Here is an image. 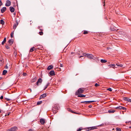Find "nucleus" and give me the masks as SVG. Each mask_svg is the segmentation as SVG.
<instances>
[{"mask_svg": "<svg viewBox=\"0 0 131 131\" xmlns=\"http://www.w3.org/2000/svg\"><path fill=\"white\" fill-rule=\"evenodd\" d=\"M3 60H0V66L3 64Z\"/></svg>", "mask_w": 131, "mask_h": 131, "instance_id": "2f4dec72", "label": "nucleus"}, {"mask_svg": "<svg viewBox=\"0 0 131 131\" xmlns=\"http://www.w3.org/2000/svg\"><path fill=\"white\" fill-rule=\"evenodd\" d=\"M40 30L41 31H42L43 30V29H40Z\"/></svg>", "mask_w": 131, "mask_h": 131, "instance_id": "603ef678", "label": "nucleus"}, {"mask_svg": "<svg viewBox=\"0 0 131 131\" xmlns=\"http://www.w3.org/2000/svg\"><path fill=\"white\" fill-rule=\"evenodd\" d=\"M101 62L102 63H105L107 62V60H105L101 59Z\"/></svg>", "mask_w": 131, "mask_h": 131, "instance_id": "b1692460", "label": "nucleus"}, {"mask_svg": "<svg viewBox=\"0 0 131 131\" xmlns=\"http://www.w3.org/2000/svg\"><path fill=\"white\" fill-rule=\"evenodd\" d=\"M59 63L60 64V66L61 67H62L63 66V64H61L60 63V62H59Z\"/></svg>", "mask_w": 131, "mask_h": 131, "instance_id": "a19ab883", "label": "nucleus"}, {"mask_svg": "<svg viewBox=\"0 0 131 131\" xmlns=\"http://www.w3.org/2000/svg\"><path fill=\"white\" fill-rule=\"evenodd\" d=\"M102 126V125H101H101H99L97 126V127H99V126Z\"/></svg>", "mask_w": 131, "mask_h": 131, "instance_id": "864d4df0", "label": "nucleus"}, {"mask_svg": "<svg viewBox=\"0 0 131 131\" xmlns=\"http://www.w3.org/2000/svg\"><path fill=\"white\" fill-rule=\"evenodd\" d=\"M101 125H102H102H104V123H103V124H101Z\"/></svg>", "mask_w": 131, "mask_h": 131, "instance_id": "4d7b16f0", "label": "nucleus"}, {"mask_svg": "<svg viewBox=\"0 0 131 131\" xmlns=\"http://www.w3.org/2000/svg\"><path fill=\"white\" fill-rule=\"evenodd\" d=\"M16 23L15 24H16V25H17V26L18 25V21L17 20H16Z\"/></svg>", "mask_w": 131, "mask_h": 131, "instance_id": "37998d69", "label": "nucleus"}, {"mask_svg": "<svg viewBox=\"0 0 131 131\" xmlns=\"http://www.w3.org/2000/svg\"><path fill=\"white\" fill-rule=\"evenodd\" d=\"M23 75L24 76H26L27 74L26 73H23Z\"/></svg>", "mask_w": 131, "mask_h": 131, "instance_id": "c03bdc74", "label": "nucleus"}, {"mask_svg": "<svg viewBox=\"0 0 131 131\" xmlns=\"http://www.w3.org/2000/svg\"><path fill=\"white\" fill-rule=\"evenodd\" d=\"M97 126H94L92 127H89L88 128V130H91L95 129H97Z\"/></svg>", "mask_w": 131, "mask_h": 131, "instance_id": "0eeeda50", "label": "nucleus"}, {"mask_svg": "<svg viewBox=\"0 0 131 131\" xmlns=\"http://www.w3.org/2000/svg\"><path fill=\"white\" fill-rule=\"evenodd\" d=\"M10 113L9 112V114H8L9 115Z\"/></svg>", "mask_w": 131, "mask_h": 131, "instance_id": "774afa93", "label": "nucleus"}, {"mask_svg": "<svg viewBox=\"0 0 131 131\" xmlns=\"http://www.w3.org/2000/svg\"><path fill=\"white\" fill-rule=\"evenodd\" d=\"M130 122V121L126 122V123L127 124V123H128L129 122Z\"/></svg>", "mask_w": 131, "mask_h": 131, "instance_id": "6e6d98bb", "label": "nucleus"}, {"mask_svg": "<svg viewBox=\"0 0 131 131\" xmlns=\"http://www.w3.org/2000/svg\"><path fill=\"white\" fill-rule=\"evenodd\" d=\"M17 26L16 25V24H14L13 26V28L14 29H15L16 28Z\"/></svg>", "mask_w": 131, "mask_h": 131, "instance_id": "c9c22d12", "label": "nucleus"}, {"mask_svg": "<svg viewBox=\"0 0 131 131\" xmlns=\"http://www.w3.org/2000/svg\"><path fill=\"white\" fill-rule=\"evenodd\" d=\"M5 5L7 6H8V0L6 1V3L5 4Z\"/></svg>", "mask_w": 131, "mask_h": 131, "instance_id": "4c0bfd02", "label": "nucleus"}, {"mask_svg": "<svg viewBox=\"0 0 131 131\" xmlns=\"http://www.w3.org/2000/svg\"><path fill=\"white\" fill-rule=\"evenodd\" d=\"M35 49V47H33L30 48L29 51L32 52Z\"/></svg>", "mask_w": 131, "mask_h": 131, "instance_id": "5701e85b", "label": "nucleus"}, {"mask_svg": "<svg viewBox=\"0 0 131 131\" xmlns=\"http://www.w3.org/2000/svg\"><path fill=\"white\" fill-rule=\"evenodd\" d=\"M116 65L118 67H122L123 66V65L122 64L118 63V64H116Z\"/></svg>", "mask_w": 131, "mask_h": 131, "instance_id": "bb28decb", "label": "nucleus"}, {"mask_svg": "<svg viewBox=\"0 0 131 131\" xmlns=\"http://www.w3.org/2000/svg\"><path fill=\"white\" fill-rule=\"evenodd\" d=\"M129 128H131V126L129 127Z\"/></svg>", "mask_w": 131, "mask_h": 131, "instance_id": "bf43d9fd", "label": "nucleus"}, {"mask_svg": "<svg viewBox=\"0 0 131 131\" xmlns=\"http://www.w3.org/2000/svg\"><path fill=\"white\" fill-rule=\"evenodd\" d=\"M67 110H68V111H70V112H72V113H76V114H77V113H75V112H74L73 111H72L70 108H67Z\"/></svg>", "mask_w": 131, "mask_h": 131, "instance_id": "393cba45", "label": "nucleus"}, {"mask_svg": "<svg viewBox=\"0 0 131 131\" xmlns=\"http://www.w3.org/2000/svg\"><path fill=\"white\" fill-rule=\"evenodd\" d=\"M6 99L7 100V101H8V98H6Z\"/></svg>", "mask_w": 131, "mask_h": 131, "instance_id": "13d9d810", "label": "nucleus"}, {"mask_svg": "<svg viewBox=\"0 0 131 131\" xmlns=\"http://www.w3.org/2000/svg\"><path fill=\"white\" fill-rule=\"evenodd\" d=\"M42 80L41 78H39L38 81L37 82L36 85L37 86H38L39 84H40L41 83Z\"/></svg>", "mask_w": 131, "mask_h": 131, "instance_id": "20e7f679", "label": "nucleus"}, {"mask_svg": "<svg viewBox=\"0 0 131 131\" xmlns=\"http://www.w3.org/2000/svg\"><path fill=\"white\" fill-rule=\"evenodd\" d=\"M84 91L83 88H80L75 93V94L76 95H78V94L80 93H82Z\"/></svg>", "mask_w": 131, "mask_h": 131, "instance_id": "7ed1b4c3", "label": "nucleus"}, {"mask_svg": "<svg viewBox=\"0 0 131 131\" xmlns=\"http://www.w3.org/2000/svg\"><path fill=\"white\" fill-rule=\"evenodd\" d=\"M2 79V77H0V80L1 79Z\"/></svg>", "mask_w": 131, "mask_h": 131, "instance_id": "052dcab7", "label": "nucleus"}, {"mask_svg": "<svg viewBox=\"0 0 131 131\" xmlns=\"http://www.w3.org/2000/svg\"><path fill=\"white\" fill-rule=\"evenodd\" d=\"M78 54L79 55H80V53H78Z\"/></svg>", "mask_w": 131, "mask_h": 131, "instance_id": "680f3d73", "label": "nucleus"}, {"mask_svg": "<svg viewBox=\"0 0 131 131\" xmlns=\"http://www.w3.org/2000/svg\"><path fill=\"white\" fill-rule=\"evenodd\" d=\"M108 66L109 67V68L112 67L114 68L115 67V65L114 64H110L108 65Z\"/></svg>", "mask_w": 131, "mask_h": 131, "instance_id": "6ab92c4d", "label": "nucleus"}, {"mask_svg": "<svg viewBox=\"0 0 131 131\" xmlns=\"http://www.w3.org/2000/svg\"><path fill=\"white\" fill-rule=\"evenodd\" d=\"M11 5V2L10 1H9V6H10Z\"/></svg>", "mask_w": 131, "mask_h": 131, "instance_id": "49530a36", "label": "nucleus"}, {"mask_svg": "<svg viewBox=\"0 0 131 131\" xmlns=\"http://www.w3.org/2000/svg\"><path fill=\"white\" fill-rule=\"evenodd\" d=\"M107 90H108L110 91H112V89L111 88H109L107 89Z\"/></svg>", "mask_w": 131, "mask_h": 131, "instance_id": "e433bc0d", "label": "nucleus"}, {"mask_svg": "<svg viewBox=\"0 0 131 131\" xmlns=\"http://www.w3.org/2000/svg\"><path fill=\"white\" fill-rule=\"evenodd\" d=\"M14 34V32H12L10 34V37L12 38L13 37V35Z\"/></svg>", "mask_w": 131, "mask_h": 131, "instance_id": "473e14b6", "label": "nucleus"}, {"mask_svg": "<svg viewBox=\"0 0 131 131\" xmlns=\"http://www.w3.org/2000/svg\"><path fill=\"white\" fill-rule=\"evenodd\" d=\"M13 39H10L9 40V43L10 44V45H11L13 43Z\"/></svg>", "mask_w": 131, "mask_h": 131, "instance_id": "dca6fc26", "label": "nucleus"}, {"mask_svg": "<svg viewBox=\"0 0 131 131\" xmlns=\"http://www.w3.org/2000/svg\"><path fill=\"white\" fill-rule=\"evenodd\" d=\"M3 5V3L0 0V6H1Z\"/></svg>", "mask_w": 131, "mask_h": 131, "instance_id": "79ce46f5", "label": "nucleus"}, {"mask_svg": "<svg viewBox=\"0 0 131 131\" xmlns=\"http://www.w3.org/2000/svg\"><path fill=\"white\" fill-rule=\"evenodd\" d=\"M49 74L51 76H53L55 75L54 71L53 70H51L49 72Z\"/></svg>", "mask_w": 131, "mask_h": 131, "instance_id": "ddd939ff", "label": "nucleus"}, {"mask_svg": "<svg viewBox=\"0 0 131 131\" xmlns=\"http://www.w3.org/2000/svg\"><path fill=\"white\" fill-rule=\"evenodd\" d=\"M82 129V128H80L79 129L77 130V131H81Z\"/></svg>", "mask_w": 131, "mask_h": 131, "instance_id": "a18cd8bd", "label": "nucleus"}, {"mask_svg": "<svg viewBox=\"0 0 131 131\" xmlns=\"http://www.w3.org/2000/svg\"><path fill=\"white\" fill-rule=\"evenodd\" d=\"M6 105L7 106H8V104H6Z\"/></svg>", "mask_w": 131, "mask_h": 131, "instance_id": "0e129e2a", "label": "nucleus"}, {"mask_svg": "<svg viewBox=\"0 0 131 131\" xmlns=\"http://www.w3.org/2000/svg\"><path fill=\"white\" fill-rule=\"evenodd\" d=\"M6 38L5 37L4 38L3 41L2 42V44L3 45H4L5 42L6 41Z\"/></svg>", "mask_w": 131, "mask_h": 131, "instance_id": "4be33fe9", "label": "nucleus"}, {"mask_svg": "<svg viewBox=\"0 0 131 131\" xmlns=\"http://www.w3.org/2000/svg\"><path fill=\"white\" fill-rule=\"evenodd\" d=\"M99 85H100L97 83H95V86L96 87L98 86H99Z\"/></svg>", "mask_w": 131, "mask_h": 131, "instance_id": "58836bf2", "label": "nucleus"}, {"mask_svg": "<svg viewBox=\"0 0 131 131\" xmlns=\"http://www.w3.org/2000/svg\"><path fill=\"white\" fill-rule=\"evenodd\" d=\"M9 10L11 13H13L15 11V8L13 7L10 6L9 7Z\"/></svg>", "mask_w": 131, "mask_h": 131, "instance_id": "f8f14e48", "label": "nucleus"}, {"mask_svg": "<svg viewBox=\"0 0 131 131\" xmlns=\"http://www.w3.org/2000/svg\"><path fill=\"white\" fill-rule=\"evenodd\" d=\"M6 114L7 115H8V113H7Z\"/></svg>", "mask_w": 131, "mask_h": 131, "instance_id": "338daca9", "label": "nucleus"}, {"mask_svg": "<svg viewBox=\"0 0 131 131\" xmlns=\"http://www.w3.org/2000/svg\"><path fill=\"white\" fill-rule=\"evenodd\" d=\"M3 96H1L0 97V99L1 100L3 99Z\"/></svg>", "mask_w": 131, "mask_h": 131, "instance_id": "de8ad7c7", "label": "nucleus"}, {"mask_svg": "<svg viewBox=\"0 0 131 131\" xmlns=\"http://www.w3.org/2000/svg\"><path fill=\"white\" fill-rule=\"evenodd\" d=\"M59 105L57 104H55L54 105L53 108L52 110L54 114H56L57 112V110H59Z\"/></svg>", "mask_w": 131, "mask_h": 131, "instance_id": "f03ea898", "label": "nucleus"}, {"mask_svg": "<svg viewBox=\"0 0 131 131\" xmlns=\"http://www.w3.org/2000/svg\"><path fill=\"white\" fill-rule=\"evenodd\" d=\"M39 27H38V29H39Z\"/></svg>", "mask_w": 131, "mask_h": 131, "instance_id": "69168bd1", "label": "nucleus"}, {"mask_svg": "<svg viewBox=\"0 0 131 131\" xmlns=\"http://www.w3.org/2000/svg\"><path fill=\"white\" fill-rule=\"evenodd\" d=\"M83 31V34H86L88 33V31H87L84 30Z\"/></svg>", "mask_w": 131, "mask_h": 131, "instance_id": "c756f323", "label": "nucleus"}, {"mask_svg": "<svg viewBox=\"0 0 131 131\" xmlns=\"http://www.w3.org/2000/svg\"><path fill=\"white\" fill-rule=\"evenodd\" d=\"M92 107V106L91 105H90L89 106V107L90 108H91Z\"/></svg>", "mask_w": 131, "mask_h": 131, "instance_id": "8fccbe9b", "label": "nucleus"}, {"mask_svg": "<svg viewBox=\"0 0 131 131\" xmlns=\"http://www.w3.org/2000/svg\"><path fill=\"white\" fill-rule=\"evenodd\" d=\"M53 68V66L52 65H51L48 66L47 69L48 70H50Z\"/></svg>", "mask_w": 131, "mask_h": 131, "instance_id": "2eb2a0df", "label": "nucleus"}, {"mask_svg": "<svg viewBox=\"0 0 131 131\" xmlns=\"http://www.w3.org/2000/svg\"><path fill=\"white\" fill-rule=\"evenodd\" d=\"M5 68L6 69H7V68H8L7 66V65H6V67H5Z\"/></svg>", "mask_w": 131, "mask_h": 131, "instance_id": "5fc2aeb1", "label": "nucleus"}, {"mask_svg": "<svg viewBox=\"0 0 131 131\" xmlns=\"http://www.w3.org/2000/svg\"><path fill=\"white\" fill-rule=\"evenodd\" d=\"M116 108V109H123L124 110H125L126 109V108L124 107H123L122 106H119L118 107H117Z\"/></svg>", "mask_w": 131, "mask_h": 131, "instance_id": "1a4fd4ad", "label": "nucleus"}, {"mask_svg": "<svg viewBox=\"0 0 131 131\" xmlns=\"http://www.w3.org/2000/svg\"><path fill=\"white\" fill-rule=\"evenodd\" d=\"M6 10V8L3 7L1 9V12L2 13H3Z\"/></svg>", "mask_w": 131, "mask_h": 131, "instance_id": "4468645a", "label": "nucleus"}, {"mask_svg": "<svg viewBox=\"0 0 131 131\" xmlns=\"http://www.w3.org/2000/svg\"><path fill=\"white\" fill-rule=\"evenodd\" d=\"M114 110H110L108 111V112L109 113H113L115 112Z\"/></svg>", "mask_w": 131, "mask_h": 131, "instance_id": "412c9836", "label": "nucleus"}, {"mask_svg": "<svg viewBox=\"0 0 131 131\" xmlns=\"http://www.w3.org/2000/svg\"><path fill=\"white\" fill-rule=\"evenodd\" d=\"M17 128L16 126L13 127L9 129V131H17Z\"/></svg>", "mask_w": 131, "mask_h": 131, "instance_id": "423d86ee", "label": "nucleus"}, {"mask_svg": "<svg viewBox=\"0 0 131 131\" xmlns=\"http://www.w3.org/2000/svg\"><path fill=\"white\" fill-rule=\"evenodd\" d=\"M71 54L72 55V56H74L75 55V53L74 52H71Z\"/></svg>", "mask_w": 131, "mask_h": 131, "instance_id": "ea45409f", "label": "nucleus"}, {"mask_svg": "<svg viewBox=\"0 0 131 131\" xmlns=\"http://www.w3.org/2000/svg\"><path fill=\"white\" fill-rule=\"evenodd\" d=\"M28 131H33V130L31 129H29Z\"/></svg>", "mask_w": 131, "mask_h": 131, "instance_id": "3c124183", "label": "nucleus"}, {"mask_svg": "<svg viewBox=\"0 0 131 131\" xmlns=\"http://www.w3.org/2000/svg\"><path fill=\"white\" fill-rule=\"evenodd\" d=\"M84 56H86L88 58L90 59H93L94 57L92 54H86L85 53H83V55L79 56V58H81L82 57H83Z\"/></svg>", "mask_w": 131, "mask_h": 131, "instance_id": "f257e3e1", "label": "nucleus"}, {"mask_svg": "<svg viewBox=\"0 0 131 131\" xmlns=\"http://www.w3.org/2000/svg\"><path fill=\"white\" fill-rule=\"evenodd\" d=\"M1 112V110L0 109V113Z\"/></svg>", "mask_w": 131, "mask_h": 131, "instance_id": "e2e57ef3", "label": "nucleus"}, {"mask_svg": "<svg viewBox=\"0 0 131 131\" xmlns=\"http://www.w3.org/2000/svg\"><path fill=\"white\" fill-rule=\"evenodd\" d=\"M124 100L126 101L131 102V99L126 97H124Z\"/></svg>", "mask_w": 131, "mask_h": 131, "instance_id": "9b49d317", "label": "nucleus"}, {"mask_svg": "<svg viewBox=\"0 0 131 131\" xmlns=\"http://www.w3.org/2000/svg\"><path fill=\"white\" fill-rule=\"evenodd\" d=\"M37 80V78L35 77L33 79L31 80V82H35Z\"/></svg>", "mask_w": 131, "mask_h": 131, "instance_id": "aec40b11", "label": "nucleus"}, {"mask_svg": "<svg viewBox=\"0 0 131 131\" xmlns=\"http://www.w3.org/2000/svg\"><path fill=\"white\" fill-rule=\"evenodd\" d=\"M116 131H121V129L120 128H116Z\"/></svg>", "mask_w": 131, "mask_h": 131, "instance_id": "72a5a7b5", "label": "nucleus"}, {"mask_svg": "<svg viewBox=\"0 0 131 131\" xmlns=\"http://www.w3.org/2000/svg\"><path fill=\"white\" fill-rule=\"evenodd\" d=\"M39 33L40 35H42L43 34V33L42 31H40L39 32Z\"/></svg>", "mask_w": 131, "mask_h": 131, "instance_id": "f704fd0d", "label": "nucleus"}, {"mask_svg": "<svg viewBox=\"0 0 131 131\" xmlns=\"http://www.w3.org/2000/svg\"><path fill=\"white\" fill-rule=\"evenodd\" d=\"M7 70H4L3 71L2 74L4 75H5L7 73Z\"/></svg>", "mask_w": 131, "mask_h": 131, "instance_id": "a878e982", "label": "nucleus"}, {"mask_svg": "<svg viewBox=\"0 0 131 131\" xmlns=\"http://www.w3.org/2000/svg\"><path fill=\"white\" fill-rule=\"evenodd\" d=\"M5 47H6V48L8 49V45H7L6 46H5Z\"/></svg>", "mask_w": 131, "mask_h": 131, "instance_id": "09e8293b", "label": "nucleus"}, {"mask_svg": "<svg viewBox=\"0 0 131 131\" xmlns=\"http://www.w3.org/2000/svg\"><path fill=\"white\" fill-rule=\"evenodd\" d=\"M47 96V94L46 93H44L43 94L41 95L40 97V98L39 99H41L45 97H46Z\"/></svg>", "mask_w": 131, "mask_h": 131, "instance_id": "6e6552de", "label": "nucleus"}, {"mask_svg": "<svg viewBox=\"0 0 131 131\" xmlns=\"http://www.w3.org/2000/svg\"><path fill=\"white\" fill-rule=\"evenodd\" d=\"M40 123L42 125H44L45 122V120L43 118H41L40 121Z\"/></svg>", "mask_w": 131, "mask_h": 131, "instance_id": "9d476101", "label": "nucleus"}, {"mask_svg": "<svg viewBox=\"0 0 131 131\" xmlns=\"http://www.w3.org/2000/svg\"><path fill=\"white\" fill-rule=\"evenodd\" d=\"M110 30L111 31H116V29H115L114 28V27L111 26V27L110 28Z\"/></svg>", "mask_w": 131, "mask_h": 131, "instance_id": "a211bd4d", "label": "nucleus"}, {"mask_svg": "<svg viewBox=\"0 0 131 131\" xmlns=\"http://www.w3.org/2000/svg\"><path fill=\"white\" fill-rule=\"evenodd\" d=\"M42 102L41 101H38L37 103V105H40L42 103Z\"/></svg>", "mask_w": 131, "mask_h": 131, "instance_id": "7c9ffc66", "label": "nucleus"}, {"mask_svg": "<svg viewBox=\"0 0 131 131\" xmlns=\"http://www.w3.org/2000/svg\"><path fill=\"white\" fill-rule=\"evenodd\" d=\"M49 83H48L47 84L45 85V88L44 89V90H45L48 87V86L49 85Z\"/></svg>", "mask_w": 131, "mask_h": 131, "instance_id": "c85d7f7f", "label": "nucleus"}, {"mask_svg": "<svg viewBox=\"0 0 131 131\" xmlns=\"http://www.w3.org/2000/svg\"><path fill=\"white\" fill-rule=\"evenodd\" d=\"M96 102L95 101H83L81 102V103H84L85 104H89L92 102Z\"/></svg>", "mask_w": 131, "mask_h": 131, "instance_id": "39448f33", "label": "nucleus"}, {"mask_svg": "<svg viewBox=\"0 0 131 131\" xmlns=\"http://www.w3.org/2000/svg\"><path fill=\"white\" fill-rule=\"evenodd\" d=\"M85 96V95H84L83 94H79L78 95V97H84Z\"/></svg>", "mask_w": 131, "mask_h": 131, "instance_id": "f3484780", "label": "nucleus"}, {"mask_svg": "<svg viewBox=\"0 0 131 131\" xmlns=\"http://www.w3.org/2000/svg\"><path fill=\"white\" fill-rule=\"evenodd\" d=\"M0 24L2 25H3L4 24V22L3 20L1 19L0 20Z\"/></svg>", "mask_w": 131, "mask_h": 131, "instance_id": "cd10ccee", "label": "nucleus"}]
</instances>
